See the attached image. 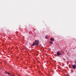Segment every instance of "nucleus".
<instances>
[{
	"mask_svg": "<svg viewBox=\"0 0 76 76\" xmlns=\"http://www.w3.org/2000/svg\"><path fill=\"white\" fill-rule=\"evenodd\" d=\"M7 74L8 75H10V73H7Z\"/></svg>",
	"mask_w": 76,
	"mask_h": 76,
	"instance_id": "nucleus-8",
	"label": "nucleus"
},
{
	"mask_svg": "<svg viewBox=\"0 0 76 76\" xmlns=\"http://www.w3.org/2000/svg\"><path fill=\"white\" fill-rule=\"evenodd\" d=\"M45 38L46 39H47V38H48V36L47 35L46 36H45Z\"/></svg>",
	"mask_w": 76,
	"mask_h": 76,
	"instance_id": "nucleus-6",
	"label": "nucleus"
},
{
	"mask_svg": "<svg viewBox=\"0 0 76 76\" xmlns=\"http://www.w3.org/2000/svg\"><path fill=\"white\" fill-rule=\"evenodd\" d=\"M50 44H53V42H50Z\"/></svg>",
	"mask_w": 76,
	"mask_h": 76,
	"instance_id": "nucleus-7",
	"label": "nucleus"
},
{
	"mask_svg": "<svg viewBox=\"0 0 76 76\" xmlns=\"http://www.w3.org/2000/svg\"><path fill=\"white\" fill-rule=\"evenodd\" d=\"M54 38H51L50 39V41H54Z\"/></svg>",
	"mask_w": 76,
	"mask_h": 76,
	"instance_id": "nucleus-4",
	"label": "nucleus"
},
{
	"mask_svg": "<svg viewBox=\"0 0 76 76\" xmlns=\"http://www.w3.org/2000/svg\"><path fill=\"white\" fill-rule=\"evenodd\" d=\"M6 73H7V72H6Z\"/></svg>",
	"mask_w": 76,
	"mask_h": 76,
	"instance_id": "nucleus-10",
	"label": "nucleus"
},
{
	"mask_svg": "<svg viewBox=\"0 0 76 76\" xmlns=\"http://www.w3.org/2000/svg\"><path fill=\"white\" fill-rule=\"evenodd\" d=\"M16 33H18V31H17L16 32Z\"/></svg>",
	"mask_w": 76,
	"mask_h": 76,
	"instance_id": "nucleus-9",
	"label": "nucleus"
},
{
	"mask_svg": "<svg viewBox=\"0 0 76 76\" xmlns=\"http://www.w3.org/2000/svg\"><path fill=\"white\" fill-rule=\"evenodd\" d=\"M72 67L73 69H75V67H76V65H72Z\"/></svg>",
	"mask_w": 76,
	"mask_h": 76,
	"instance_id": "nucleus-3",
	"label": "nucleus"
},
{
	"mask_svg": "<svg viewBox=\"0 0 76 76\" xmlns=\"http://www.w3.org/2000/svg\"><path fill=\"white\" fill-rule=\"evenodd\" d=\"M61 54L60 53V52H58L57 53V56H60Z\"/></svg>",
	"mask_w": 76,
	"mask_h": 76,
	"instance_id": "nucleus-2",
	"label": "nucleus"
},
{
	"mask_svg": "<svg viewBox=\"0 0 76 76\" xmlns=\"http://www.w3.org/2000/svg\"><path fill=\"white\" fill-rule=\"evenodd\" d=\"M35 45H36V44H35V43H34L31 45V46H34Z\"/></svg>",
	"mask_w": 76,
	"mask_h": 76,
	"instance_id": "nucleus-5",
	"label": "nucleus"
},
{
	"mask_svg": "<svg viewBox=\"0 0 76 76\" xmlns=\"http://www.w3.org/2000/svg\"><path fill=\"white\" fill-rule=\"evenodd\" d=\"M35 43L36 44V45L38 46V45L39 44V40H35Z\"/></svg>",
	"mask_w": 76,
	"mask_h": 76,
	"instance_id": "nucleus-1",
	"label": "nucleus"
}]
</instances>
